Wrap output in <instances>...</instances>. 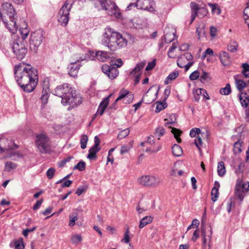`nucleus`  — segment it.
Segmentation results:
<instances>
[{
	"mask_svg": "<svg viewBox=\"0 0 249 249\" xmlns=\"http://www.w3.org/2000/svg\"><path fill=\"white\" fill-rule=\"evenodd\" d=\"M15 80L25 92H31L36 87L38 82V72L36 68L29 64L20 63L14 67Z\"/></svg>",
	"mask_w": 249,
	"mask_h": 249,
	"instance_id": "1",
	"label": "nucleus"
},
{
	"mask_svg": "<svg viewBox=\"0 0 249 249\" xmlns=\"http://www.w3.org/2000/svg\"><path fill=\"white\" fill-rule=\"evenodd\" d=\"M54 94L61 98V102L63 106L69 105V110L77 107L83 102L80 95L68 83L57 86L54 90Z\"/></svg>",
	"mask_w": 249,
	"mask_h": 249,
	"instance_id": "2",
	"label": "nucleus"
},
{
	"mask_svg": "<svg viewBox=\"0 0 249 249\" xmlns=\"http://www.w3.org/2000/svg\"><path fill=\"white\" fill-rule=\"evenodd\" d=\"M0 18L5 27L12 34L16 33L18 30L16 24L18 16L15 9L11 3L5 2L1 4Z\"/></svg>",
	"mask_w": 249,
	"mask_h": 249,
	"instance_id": "3",
	"label": "nucleus"
},
{
	"mask_svg": "<svg viewBox=\"0 0 249 249\" xmlns=\"http://www.w3.org/2000/svg\"><path fill=\"white\" fill-rule=\"evenodd\" d=\"M102 44L111 51H115L127 45V41L122 35L114 32L112 29L106 28L102 40Z\"/></svg>",
	"mask_w": 249,
	"mask_h": 249,
	"instance_id": "4",
	"label": "nucleus"
},
{
	"mask_svg": "<svg viewBox=\"0 0 249 249\" xmlns=\"http://www.w3.org/2000/svg\"><path fill=\"white\" fill-rule=\"evenodd\" d=\"M74 4V0H66L58 12V21L63 26H66L70 19V11Z\"/></svg>",
	"mask_w": 249,
	"mask_h": 249,
	"instance_id": "5",
	"label": "nucleus"
},
{
	"mask_svg": "<svg viewBox=\"0 0 249 249\" xmlns=\"http://www.w3.org/2000/svg\"><path fill=\"white\" fill-rule=\"evenodd\" d=\"M103 9L107 11V14L110 16L116 18L121 17V12L115 3L111 0H98Z\"/></svg>",
	"mask_w": 249,
	"mask_h": 249,
	"instance_id": "6",
	"label": "nucleus"
},
{
	"mask_svg": "<svg viewBox=\"0 0 249 249\" xmlns=\"http://www.w3.org/2000/svg\"><path fill=\"white\" fill-rule=\"evenodd\" d=\"M49 139L44 134H40L36 136L35 141L36 146L41 153H47L49 151Z\"/></svg>",
	"mask_w": 249,
	"mask_h": 249,
	"instance_id": "7",
	"label": "nucleus"
},
{
	"mask_svg": "<svg viewBox=\"0 0 249 249\" xmlns=\"http://www.w3.org/2000/svg\"><path fill=\"white\" fill-rule=\"evenodd\" d=\"M12 49L17 58L19 60L22 59L27 52V49L25 44L19 39L13 42Z\"/></svg>",
	"mask_w": 249,
	"mask_h": 249,
	"instance_id": "8",
	"label": "nucleus"
},
{
	"mask_svg": "<svg viewBox=\"0 0 249 249\" xmlns=\"http://www.w3.org/2000/svg\"><path fill=\"white\" fill-rule=\"evenodd\" d=\"M249 191V183L243 182L240 180H237L235 188V195L240 201H242L245 195Z\"/></svg>",
	"mask_w": 249,
	"mask_h": 249,
	"instance_id": "9",
	"label": "nucleus"
},
{
	"mask_svg": "<svg viewBox=\"0 0 249 249\" xmlns=\"http://www.w3.org/2000/svg\"><path fill=\"white\" fill-rule=\"evenodd\" d=\"M43 37V32L37 30L31 34L30 39V49L36 52L42 42Z\"/></svg>",
	"mask_w": 249,
	"mask_h": 249,
	"instance_id": "10",
	"label": "nucleus"
},
{
	"mask_svg": "<svg viewBox=\"0 0 249 249\" xmlns=\"http://www.w3.org/2000/svg\"><path fill=\"white\" fill-rule=\"evenodd\" d=\"M138 181L140 184L145 186H158L160 183V179L153 176L146 175L139 178Z\"/></svg>",
	"mask_w": 249,
	"mask_h": 249,
	"instance_id": "11",
	"label": "nucleus"
},
{
	"mask_svg": "<svg viewBox=\"0 0 249 249\" xmlns=\"http://www.w3.org/2000/svg\"><path fill=\"white\" fill-rule=\"evenodd\" d=\"M155 3L152 0H137L136 7L140 9H143L150 12H155Z\"/></svg>",
	"mask_w": 249,
	"mask_h": 249,
	"instance_id": "12",
	"label": "nucleus"
},
{
	"mask_svg": "<svg viewBox=\"0 0 249 249\" xmlns=\"http://www.w3.org/2000/svg\"><path fill=\"white\" fill-rule=\"evenodd\" d=\"M102 71L111 79H115L119 74V71L111 65L104 64L102 67Z\"/></svg>",
	"mask_w": 249,
	"mask_h": 249,
	"instance_id": "13",
	"label": "nucleus"
},
{
	"mask_svg": "<svg viewBox=\"0 0 249 249\" xmlns=\"http://www.w3.org/2000/svg\"><path fill=\"white\" fill-rule=\"evenodd\" d=\"M17 147L12 140H9L5 138H0V151L4 152Z\"/></svg>",
	"mask_w": 249,
	"mask_h": 249,
	"instance_id": "14",
	"label": "nucleus"
},
{
	"mask_svg": "<svg viewBox=\"0 0 249 249\" xmlns=\"http://www.w3.org/2000/svg\"><path fill=\"white\" fill-rule=\"evenodd\" d=\"M82 64L79 60L77 61L71 62L68 67V74L70 76L73 77H76L78 73L80 68Z\"/></svg>",
	"mask_w": 249,
	"mask_h": 249,
	"instance_id": "15",
	"label": "nucleus"
},
{
	"mask_svg": "<svg viewBox=\"0 0 249 249\" xmlns=\"http://www.w3.org/2000/svg\"><path fill=\"white\" fill-rule=\"evenodd\" d=\"M242 76V75L237 74L233 77L236 88L240 93L243 92L242 90L247 86L248 84L241 78Z\"/></svg>",
	"mask_w": 249,
	"mask_h": 249,
	"instance_id": "16",
	"label": "nucleus"
},
{
	"mask_svg": "<svg viewBox=\"0 0 249 249\" xmlns=\"http://www.w3.org/2000/svg\"><path fill=\"white\" fill-rule=\"evenodd\" d=\"M219 58L221 64L224 66H229L231 63V58L229 53L226 51H220L219 54Z\"/></svg>",
	"mask_w": 249,
	"mask_h": 249,
	"instance_id": "17",
	"label": "nucleus"
},
{
	"mask_svg": "<svg viewBox=\"0 0 249 249\" xmlns=\"http://www.w3.org/2000/svg\"><path fill=\"white\" fill-rule=\"evenodd\" d=\"M111 95H109L107 97L105 98L103 100V101L100 103L97 112L94 114L93 117V119H95L98 114H100L102 115L107 107L108 103H109V98L110 97Z\"/></svg>",
	"mask_w": 249,
	"mask_h": 249,
	"instance_id": "18",
	"label": "nucleus"
},
{
	"mask_svg": "<svg viewBox=\"0 0 249 249\" xmlns=\"http://www.w3.org/2000/svg\"><path fill=\"white\" fill-rule=\"evenodd\" d=\"M149 96V95H148L147 94H144L141 101L134 105L135 110H136L138 108L140 107L142 103L149 104L153 102L156 100V97L155 96H153L150 99H148Z\"/></svg>",
	"mask_w": 249,
	"mask_h": 249,
	"instance_id": "19",
	"label": "nucleus"
},
{
	"mask_svg": "<svg viewBox=\"0 0 249 249\" xmlns=\"http://www.w3.org/2000/svg\"><path fill=\"white\" fill-rule=\"evenodd\" d=\"M111 55V53L107 51H99L96 52V57L100 61H107Z\"/></svg>",
	"mask_w": 249,
	"mask_h": 249,
	"instance_id": "20",
	"label": "nucleus"
},
{
	"mask_svg": "<svg viewBox=\"0 0 249 249\" xmlns=\"http://www.w3.org/2000/svg\"><path fill=\"white\" fill-rule=\"evenodd\" d=\"M239 100L241 106L244 107H249V95L246 92H241Z\"/></svg>",
	"mask_w": 249,
	"mask_h": 249,
	"instance_id": "21",
	"label": "nucleus"
},
{
	"mask_svg": "<svg viewBox=\"0 0 249 249\" xmlns=\"http://www.w3.org/2000/svg\"><path fill=\"white\" fill-rule=\"evenodd\" d=\"M190 7L191 9V23H192L193 21L195 20L196 17L198 15V11L200 8H199L198 5L195 2H191Z\"/></svg>",
	"mask_w": 249,
	"mask_h": 249,
	"instance_id": "22",
	"label": "nucleus"
},
{
	"mask_svg": "<svg viewBox=\"0 0 249 249\" xmlns=\"http://www.w3.org/2000/svg\"><path fill=\"white\" fill-rule=\"evenodd\" d=\"M100 150V147H96L93 146L89 150V154L87 156V158L90 160L96 159L97 158L96 154Z\"/></svg>",
	"mask_w": 249,
	"mask_h": 249,
	"instance_id": "23",
	"label": "nucleus"
},
{
	"mask_svg": "<svg viewBox=\"0 0 249 249\" xmlns=\"http://www.w3.org/2000/svg\"><path fill=\"white\" fill-rule=\"evenodd\" d=\"M215 186L213 187L212 190L211 195L213 196L212 197V200L213 201L215 202L217 200V197L218 196V188L220 186V184L217 181H215L214 182Z\"/></svg>",
	"mask_w": 249,
	"mask_h": 249,
	"instance_id": "24",
	"label": "nucleus"
},
{
	"mask_svg": "<svg viewBox=\"0 0 249 249\" xmlns=\"http://www.w3.org/2000/svg\"><path fill=\"white\" fill-rule=\"evenodd\" d=\"M153 217L151 216H145L140 221L139 228L140 229H142L147 224L151 223L153 221Z\"/></svg>",
	"mask_w": 249,
	"mask_h": 249,
	"instance_id": "25",
	"label": "nucleus"
},
{
	"mask_svg": "<svg viewBox=\"0 0 249 249\" xmlns=\"http://www.w3.org/2000/svg\"><path fill=\"white\" fill-rule=\"evenodd\" d=\"M145 65V63L143 62L138 63L135 68H134L133 70L130 71V74L132 76L136 75L137 73L140 71L143 68Z\"/></svg>",
	"mask_w": 249,
	"mask_h": 249,
	"instance_id": "26",
	"label": "nucleus"
},
{
	"mask_svg": "<svg viewBox=\"0 0 249 249\" xmlns=\"http://www.w3.org/2000/svg\"><path fill=\"white\" fill-rule=\"evenodd\" d=\"M172 153L174 156L179 157L182 154L183 151L181 147L179 145L174 144L172 147Z\"/></svg>",
	"mask_w": 249,
	"mask_h": 249,
	"instance_id": "27",
	"label": "nucleus"
},
{
	"mask_svg": "<svg viewBox=\"0 0 249 249\" xmlns=\"http://www.w3.org/2000/svg\"><path fill=\"white\" fill-rule=\"evenodd\" d=\"M176 38L175 32H167L164 35L165 42L169 43L173 41Z\"/></svg>",
	"mask_w": 249,
	"mask_h": 249,
	"instance_id": "28",
	"label": "nucleus"
},
{
	"mask_svg": "<svg viewBox=\"0 0 249 249\" xmlns=\"http://www.w3.org/2000/svg\"><path fill=\"white\" fill-rule=\"evenodd\" d=\"M217 172L219 176H223L226 173L224 163L223 161L219 162L217 165Z\"/></svg>",
	"mask_w": 249,
	"mask_h": 249,
	"instance_id": "29",
	"label": "nucleus"
},
{
	"mask_svg": "<svg viewBox=\"0 0 249 249\" xmlns=\"http://www.w3.org/2000/svg\"><path fill=\"white\" fill-rule=\"evenodd\" d=\"M70 221L69 225L73 227L75 225V222L78 219V214L77 213H72L69 215Z\"/></svg>",
	"mask_w": 249,
	"mask_h": 249,
	"instance_id": "30",
	"label": "nucleus"
},
{
	"mask_svg": "<svg viewBox=\"0 0 249 249\" xmlns=\"http://www.w3.org/2000/svg\"><path fill=\"white\" fill-rule=\"evenodd\" d=\"M170 128L172 129L171 132L174 134V137L176 139L178 142L180 143L181 141V140L179 137L181 133V131L177 128L172 127L171 126H170Z\"/></svg>",
	"mask_w": 249,
	"mask_h": 249,
	"instance_id": "31",
	"label": "nucleus"
},
{
	"mask_svg": "<svg viewBox=\"0 0 249 249\" xmlns=\"http://www.w3.org/2000/svg\"><path fill=\"white\" fill-rule=\"evenodd\" d=\"M178 76V71L173 72L170 73L167 77L166 78L164 83L166 85H167L172 81V80L176 79Z\"/></svg>",
	"mask_w": 249,
	"mask_h": 249,
	"instance_id": "32",
	"label": "nucleus"
},
{
	"mask_svg": "<svg viewBox=\"0 0 249 249\" xmlns=\"http://www.w3.org/2000/svg\"><path fill=\"white\" fill-rule=\"evenodd\" d=\"M219 92L221 94L224 95H228L231 93V89L230 84H227L226 87L221 88L219 90Z\"/></svg>",
	"mask_w": 249,
	"mask_h": 249,
	"instance_id": "33",
	"label": "nucleus"
},
{
	"mask_svg": "<svg viewBox=\"0 0 249 249\" xmlns=\"http://www.w3.org/2000/svg\"><path fill=\"white\" fill-rule=\"evenodd\" d=\"M166 107H167V104L164 101V102H156V108L155 111L157 113L160 112L162 110L165 108Z\"/></svg>",
	"mask_w": 249,
	"mask_h": 249,
	"instance_id": "34",
	"label": "nucleus"
},
{
	"mask_svg": "<svg viewBox=\"0 0 249 249\" xmlns=\"http://www.w3.org/2000/svg\"><path fill=\"white\" fill-rule=\"evenodd\" d=\"M211 78L209 74L204 71H202V73L200 74V80L202 83H205L210 80Z\"/></svg>",
	"mask_w": 249,
	"mask_h": 249,
	"instance_id": "35",
	"label": "nucleus"
},
{
	"mask_svg": "<svg viewBox=\"0 0 249 249\" xmlns=\"http://www.w3.org/2000/svg\"><path fill=\"white\" fill-rule=\"evenodd\" d=\"M17 167V164L12 162H6L5 164V170L10 172L12 170L15 169Z\"/></svg>",
	"mask_w": 249,
	"mask_h": 249,
	"instance_id": "36",
	"label": "nucleus"
},
{
	"mask_svg": "<svg viewBox=\"0 0 249 249\" xmlns=\"http://www.w3.org/2000/svg\"><path fill=\"white\" fill-rule=\"evenodd\" d=\"M129 93V92L128 90L124 89H121L119 93V96L116 99L115 103L123 98L124 99Z\"/></svg>",
	"mask_w": 249,
	"mask_h": 249,
	"instance_id": "37",
	"label": "nucleus"
},
{
	"mask_svg": "<svg viewBox=\"0 0 249 249\" xmlns=\"http://www.w3.org/2000/svg\"><path fill=\"white\" fill-rule=\"evenodd\" d=\"M86 169V163L84 161H79L75 166H74L73 169H77L79 171H83Z\"/></svg>",
	"mask_w": 249,
	"mask_h": 249,
	"instance_id": "38",
	"label": "nucleus"
},
{
	"mask_svg": "<svg viewBox=\"0 0 249 249\" xmlns=\"http://www.w3.org/2000/svg\"><path fill=\"white\" fill-rule=\"evenodd\" d=\"M241 144L242 143L239 141L234 143L233 145V152L235 154H238L242 151Z\"/></svg>",
	"mask_w": 249,
	"mask_h": 249,
	"instance_id": "39",
	"label": "nucleus"
},
{
	"mask_svg": "<svg viewBox=\"0 0 249 249\" xmlns=\"http://www.w3.org/2000/svg\"><path fill=\"white\" fill-rule=\"evenodd\" d=\"M242 74L246 78H249V65L247 63L242 64Z\"/></svg>",
	"mask_w": 249,
	"mask_h": 249,
	"instance_id": "40",
	"label": "nucleus"
},
{
	"mask_svg": "<svg viewBox=\"0 0 249 249\" xmlns=\"http://www.w3.org/2000/svg\"><path fill=\"white\" fill-rule=\"evenodd\" d=\"M238 45L236 42H233L227 46V49L231 53H235L237 50Z\"/></svg>",
	"mask_w": 249,
	"mask_h": 249,
	"instance_id": "41",
	"label": "nucleus"
},
{
	"mask_svg": "<svg viewBox=\"0 0 249 249\" xmlns=\"http://www.w3.org/2000/svg\"><path fill=\"white\" fill-rule=\"evenodd\" d=\"M123 64V62L121 58H118L116 60H112L110 62V65L112 66H116V69L121 67Z\"/></svg>",
	"mask_w": 249,
	"mask_h": 249,
	"instance_id": "42",
	"label": "nucleus"
},
{
	"mask_svg": "<svg viewBox=\"0 0 249 249\" xmlns=\"http://www.w3.org/2000/svg\"><path fill=\"white\" fill-rule=\"evenodd\" d=\"M71 242L74 244H77L82 241V236L80 234H75L71 237Z\"/></svg>",
	"mask_w": 249,
	"mask_h": 249,
	"instance_id": "43",
	"label": "nucleus"
},
{
	"mask_svg": "<svg viewBox=\"0 0 249 249\" xmlns=\"http://www.w3.org/2000/svg\"><path fill=\"white\" fill-rule=\"evenodd\" d=\"M130 132V130L128 128L125 129L119 133L118 135V139H122L127 136Z\"/></svg>",
	"mask_w": 249,
	"mask_h": 249,
	"instance_id": "44",
	"label": "nucleus"
},
{
	"mask_svg": "<svg viewBox=\"0 0 249 249\" xmlns=\"http://www.w3.org/2000/svg\"><path fill=\"white\" fill-rule=\"evenodd\" d=\"M208 5L212 8V12L213 13H216L217 15H219L221 13V10L217 7V4L213 3H208Z\"/></svg>",
	"mask_w": 249,
	"mask_h": 249,
	"instance_id": "45",
	"label": "nucleus"
},
{
	"mask_svg": "<svg viewBox=\"0 0 249 249\" xmlns=\"http://www.w3.org/2000/svg\"><path fill=\"white\" fill-rule=\"evenodd\" d=\"M88 141V136L86 135H83L80 140L81 147L84 149L86 148L87 142Z\"/></svg>",
	"mask_w": 249,
	"mask_h": 249,
	"instance_id": "46",
	"label": "nucleus"
},
{
	"mask_svg": "<svg viewBox=\"0 0 249 249\" xmlns=\"http://www.w3.org/2000/svg\"><path fill=\"white\" fill-rule=\"evenodd\" d=\"M15 249H24V245L22 238L15 241Z\"/></svg>",
	"mask_w": 249,
	"mask_h": 249,
	"instance_id": "47",
	"label": "nucleus"
},
{
	"mask_svg": "<svg viewBox=\"0 0 249 249\" xmlns=\"http://www.w3.org/2000/svg\"><path fill=\"white\" fill-rule=\"evenodd\" d=\"M194 144L198 148L200 152H201L200 146L202 145V140L201 137L197 136L196 139L195 140Z\"/></svg>",
	"mask_w": 249,
	"mask_h": 249,
	"instance_id": "48",
	"label": "nucleus"
},
{
	"mask_svg": "<svg viewBox=\"0 0 249 249\" xmlns=\"http://www.w3.org/2000/svg\"><path fill=\"white\" fill-rule=\"evenodd\" d=\"M200 132L201 130L199 128H193L190 131V136L191 137H195L196 136V135H197V136H199Z\"/></svg>",
	"mask_w": 249,
	"mask_h": 249,
	"instance_id": "49",
	"label": "nucleus"
},
{
	"mask_svg": "<svg viewBox=\"0 0 249 249\" xmlns=\"http://www.w3.org/2000/svg\"><path fill=\"white\" fill-rule=\"evenodd\" d=\"M55 169L54 168H50L46 172V175L49 179H52L54 176Z\"/></svg>",
	"mask_w": 249,
	"mask_h": 249,
	"instance_id": "50",
	"label": "nucleus"
},
{
	"mask_svg": "<svg viewBox=\"0 0 249 249\" xmlns=\"http://www.w3.org/2000/svg\"><path fill=\"white\" fill-rule=\"evenodd\" d=\"M20 33L22 37V38L24 40L29 35V31L27 28H21L20 29Z\"/></svg>",
	"mask_w": 249,
	"mask_h": 249,
	"instance_id": "51",
	"label": "nucleus"
},
{
	"mask_svg": "<svg viewBox=\"0 0 249 249\" xmlns=\"http://www.w3.org/2000/svg\"><path fill=\"white\" fill-rule=\"evenodd\" d=\"M180 60H178V62H177V64H178V66L180 67V68H183L184 67L185 68V70L186 71H187L189 68L193 65L194 64V62L192 61V62H189L188 64H187L186 65H180Z\"/></svg>",
	"mask_w": 249,
	"mask_h": 249,
	"instance_id": "52",
	"label": "nucleus"
},
{
	"mask_svg": "<svg viewBox=\"0 0 249 249\" xmlns=\"http://www.w3.org/2000/svg\"><path fill=\"white\" fill-rule=\"evenodd\" d=\"M208 13V10L205 7L200 8L198 13V16L200 17V18H203L205 16H206Z\"/></svg>",
	"mask_w": 249,
	"mask_h": 249,
	"instance_id": "53",
	"label": "nucleus"
},
{
	"mask_svg": "<svg viewBox=\"0 0 249 249\" xmlns=\"http://www.w3.org/2000/svg\"><path fill=\"white\" fill-rule=\"evenodd\" d=\"M200 76V73L198 71H195L191 73L189 78L191 80H196Z\"/></svg>",
	"mask_w": 249,
	"mask_h": 249,
	"instance_id": "54",
	"label": "nucleus"
},
{
	"mask_svg": "<svg viewBox=\"0 0 249 249\" xmlns=\"http://www.w3.org/2000/svg\"><path fill=\"white\" fill-rule=\"evenodd\" d=\"M165 133V129L163 127L160 126L158 127L156 129V133L155 134L158 135L159 137H161L164 135Z\"/></svg>",
	"mask_w": 249,
	"mask_h": 249,
	"instance_id": "55",
	"label": "nucleus"
},
{
	"mask_svg": "<svg viewBox=\"0 0 249 249\" xmlns=\"http://www.w3.org/2000/svg\"><path fill=\"white\" fill-rule=\"evenodd\" d=\"M87 189V187L85 186H81L78 187L76 192L75 194L78 196H80L83 193L85 192Z\"/></svg>",
	"mask_w": 249,
	"mask_h": 249,
	"instance_id": "56",
	"label": "nucleus"
},
{
	"mask_svg": "<svg viewBox=\"0 0 249 249\" xmlns=\"http://www.w3.org/2000/svg\"><path fill=\"white\" fill-rule=\"evenodd\" d=\"M129 228L127 227L126 229L125 232L124 234V238L122 240V241H124L125 243H128L129 242L130 239H129Z\"/></svg>",
	"mask_w": 249,
	"mask_h": 249,
	"instance_id": "57",
	"label": "nucleus"
},
{
	"mask_svg": "<svg viewBox=\"0 0 249 249\" xmlns=\"http://www.w3.org/2000/svg\"><path fill=\"white\" fill-rule=\"evenodd\" d=\"M155 65H156V60L154 59L153 61L149 62L148 63V64L145 68V71H148L152 70L155 67Z\"/></svg>",
	"mask_w": 249,
	"mask_h": 249,
	"instance_id": "58",
	"label": "nucleus"
},
{
	"mask_svg": "<svg viewBox=\"0 0 249 249\" xmlns=\"http://www.w3.org/2000/svg\"><path fill=\"white\" fill-rule=\"evenodd\" d=\"M134 99L133 94H128L126 97L124 99L123 101L125 104H129L131 103Z\"/></svg>",
	"mask_w": 249,
	"mask_h": 249,
	"instance_id": "59",
	"label": "nucleus"
},
{
	"mask_svg": "<svg viewBox=\"0 0 249 249\" xmlns=\"http://www.w3.org/2000/svg\"><path fill=\"white\" fill-rule=\"evenodd\" d=\"M169 120L170 121L165 124V125L166 126L168 125L169 124H172L175 122L176 120L175 114H172L171 115H170Z\"/></svg>",
	"mask_w": 249,
	"mask_h": 249,
	"instance_id": "60",
	"label": "nucleus"
},
{
	"mask_svg": "<svg viewBox=\"0 0 249 249\" xmlns=\"http://www.w3.org/2000/svg\"><path fill=\"white\" fill-rule=\"evenodd\" d=\"M36 228V227H34L32 228L26 229L23 231L22 234L25 237H27L29 232L34 231Z\"/></svg>",
	"mask_w": 249,
	"mask_h": 249,
	"instance_id": "61",
	"label": "nucleus"
},
{
	"mask_svg": "<svg viewBox=\"0 0 249 249\" xmlns=\"http://www.w3.org/2000/svg\"><path fill=\"white\" fill-rule=\"evenodd\" d=\"M177 45H176L175 43H173L172 44V46L171 47L170 49H169V51L168 53V56L170 58H173L174 57L170 55V53H172L176 48H177Z\"/></svg>",
	"mask_w": 249,
	"mask_h": 249,
	"instance_id": "62",
	"label": "nucleus"
},
{
	"mask_svg": "<svg viewBox=\"0 0 249 249\" xmlns=\"http://www.w3.org/2000/svg\"><path fill=\"white\" fill-rule=\"evenodd\" d=\"M199 237V230L196 229L193 233L192 240L195 242L197 239Z\"/></svg>",
	"mask_w": 249,
	"mask_h": 249,
	"instance_id": "63",
	"label": "nucleus"
},
{
	"mask_svg": "<svg viewBox=\"0 0 249 249\" xmlns=\"http://www.w3.org/2000/svg\"><path fill=\"white\" fill-rule=\"evenodd\" d=\"M42 202H43V200L42 199H40V200H37L36 201V203L33 206V210H37L40 207V206H41Z\"/></svg>",
	"mask_w": 249,
	"mask_h": 249,
	"instance_id": "64",
	"label": "nucleus"
}]
</instances>
